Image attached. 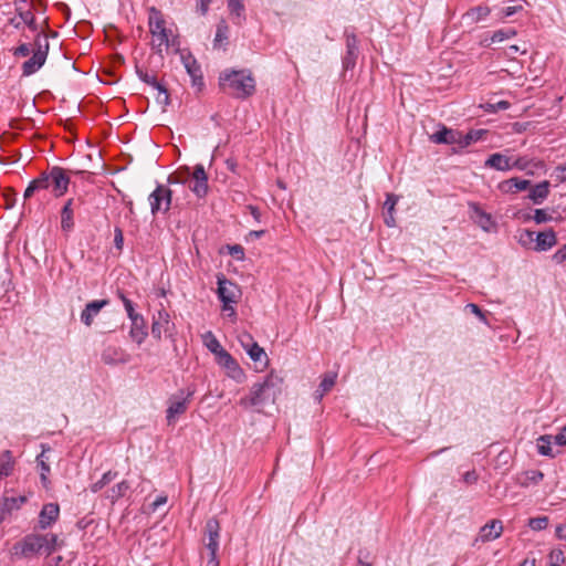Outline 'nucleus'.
Returning a JSON list of instances; mask_svg holds the SVG:
<instances>
[{"mask_svg":"<svg viewBox=\"0 0 566 566\" xmlns=\"http://www.w3.org/2000/svg\"><path fill=\"white\" fill-rule=\"evenodd\" d=\"M181 60L187 73L191 77L192 85L198 88H201L205 85V83L200 64L190 53L182 54Z\"/></svg>","mask_w":566,"mask_h":566,"instance_id":"4468645a","label":"nucleus"},{"mask_svg":"<svg viewBox=\"0 0 566 566\" xmlns=\"http://www.w3.org/2000/svg\"><path fill=\"white\" fill-rule=\"evenodd\" d=\"M117 476V472H114V471H107L105 472L102 478L96 481L95 483H93L91 486H90V490L93 492V493H97L98 491H101L104 486H106L107 484H109L112 481H114Z\"/></svg>","mask_w":566,"mask_h":566,"instance_id":"ea45409f","label":"nucleus"},{"mask_svg":"<svg viewBox=\"0 0 566 566\" xmlns=\"http://www.w3.org/2000/svg\"><path fill=\"white\" fill-rule=\"evenodd\" d=\"M553 261L562 264L566 261V243L562 245L552 256Z\"/></svg>","mask_w":566,"mask_h":566,"instance_id":"6e6d98bb","label":"nucleus"},{"mask_svg":"<svg viewBox=\"0 0 566 566\" xmlns=\"http://www.w3.org/2000/svg\"><path fill=\"white\" fill-rule=\"evenodd\" d=\"M195 392L196 387L188 386L185 389L178 390L168 398L166 420L169 426L175 424L177 419L187 411Z\"/></svg>","mask_w":566,"mask_h":566,"instance_id":"423d86ee","label":"nucleus"},{"mask_svg":"<svg viewBox=\"0 0 566 566\" xmlns=\"http://www.w3.org/2000/svg\"><path fill=\"white\" fill-rule=\"evenodd\" d=\"M36 189L44 190L50 187V176L46 172H42L38 178L32 180Z\"/></svg>","mask_w":566,"mask_h":566,"instance_id":"09e8293b","label":"nucleus"},{"mask_svg":"<svg viewBox=\"0 0 566 566\" xmlns=\"http://www.w3.org/2000/svg\"><path fill=\"white\" fill-rule=\"evenodd\" d=\"M516 53H521V54H526L527 53V49L524 46V48H521L520 45H511L507 48L505 54L509 56V57H514V55Z\"/></svg>","mask_w":566,"mask_h":566,"instance_id":"680f3d73","label":"nucleus"},{"mask_svg":"<svg viewBox=\"0 0 566 566\" xmlns=\"http://www.w3.org/2000/svg\"><path fill=\"white\" fill-rule=\"evenodd\" d=\"M397 201L398 198L395 195H387L384 208L387 210L388 213H391L394 211Z\"/></svg>","mask_w":566,"mask_h":566,"instance_id":"052dcab7","label":"nucleus"},{"mask_svg":"<svg viewBox=\"0 0 566 566\" xmlns=\"http://www.w3.org/2000/svg\"><path fill=\"white\" fill-rule=\"evenodd\" d=\"M50 186H53V191L55 197L63 196L69 188L70 177L66 171L61 167H53L50 172Z\"/></svg>","mask_w":566,"mask_h":566,"instance_id":"ddd939ff","label":"nucleus"},{"mask_svg":"<svg viewBox=\"0 0 566 566\" xmlns=\"http://www.w3.org/2000/svg\"><path fill=\"white\" fill-rule=\"evenodd\" d=\"M221 90L238 99H245L255 92V80L250 70H226L219 76Z\"/></svg>","mask_w":566,"mask_h":566,"instance_id":"7ed1b4c3","label":"nucleus"},{"mask_svg":"<svg viewBox=\"0 0 566 566\" xmlns=\"http://www.w3.org/2000/svg\"><path fill=\"white\" fill-rule=\"evenodd\" d=\"M524 4H527L526 0H511V4L500 8L496 12V17L500 20L513 17L514 14L524 10Z\"/></svg>","mask_w":566,"mask_h":566,"instance_id":"473e14b6","label":"nucleus"},{"mask_svg":"<svg viewBox=\"0 0 566 566\" xmlns=\"http://www.w3.org/2000/svg\"><path fill=\"white\" fill-rule=\"evenodd\" d=\"M511 169L515 168L518 170H527L530 167H534L536 169L545 168V164L542 160L535 161L533 158H528L527 156H520L514 160L511 159Z\"/></svg>","mask_w":566,"mask_h":566,"instance_id":"2f4dec72","label":"nucleus"},{"mask_svg":"<svg viewBox=\"0 0 566 566\" xmlns=\"http://www.w3.org/2000/svg\"><path fill=\"white\" fill-rule=\"evenodd\" d=\"M531 219H533L537 224H541L552 221L553 217L547 212L546 209H535L533 217H531L530 214L524 217L525 221Z\"/></svg>","mask_w":566,"mask_h":566,"instance_id":"37998d69","label":"nucleus"},{"mask_svg":"<svg viewBox=\"0 0 566 566\" xmlns=\"http://www.w3.org/2000/svg\"><path fill=\"white\" fill-rule=\"evenodd\" d=\"M511 157H507L501 153H494L489 156L485 161V166L493 168L499 171H509L511 170Z\"/></svg>","mask_w":566,"mask_h":566,"instance_id":"bb28decb","label":"nucleus"},{"mask_svg":"<svg viewBox=\"0 0 566 566\" xmlns=\"http://www.w3.org/2000/svg\"><path fill=\"white\" fill-rule=\"evenodd\" d=\"M553 441L556 446L566 447V426L557 434L553 436Z\"/></svg>","mask_w":566,"mask_h":566,"instance_id":"4d7b16f0","label":"nucleus"},{"mask_svg":"<svg viewBox=\"0 0 566 566\" xmlns=\"http://www.w3.org/2000/svg\"><path fill=\"white\" fill-rule=\"evenodd\" d=\"M25 502L27 497L23 495L17 497H4L0 504V521L6 520L8 515L13 511L19 510Z\"/></svg>","mask_w":566,"mask_h":566,"instance_id":"393cba45","label":"nucleus"},{"mask_svg":"<svg viewBox=\"0 0 566 566\" xmlns=\"http://www.w3.org/2000/svg\"><path fill=\"white\" fill-rule=\"evenodd\" d=\"M503 531L502 522L500 520H492L486 523L480 531V536L483 542H490L501 536Z\"/></svg>","mask_w":566,"mask_h":566,"instance_id":"a878e982","label":"nucleus"},{"mask_svg":"<svg viewBox=\"0 0 566 566\" xmlns=\"http://www.w3.org/2000/svg\"><path fill=\"white\" fill-rule=\"evenodd\" d=\"M489 106H492V113H496L499 111L507 109L511 106V104L507 101H500L495 104H489Z\"/></svg>","mask_w":566,"mask_h":566,"instance_id":"69168bd1","label":"nucleus"},{"mask_svg":"<svg viewBox=\"0 0 566 566\" xmlns=\"http://www.w3.org/2000/svg\"><path fill=\"white\" fill-rule=\"evenodd\" d=\"M148 25L153 36L151 45L156 53L161 55L164 48L178 49L179 41L177 36H174L171 30L167 29L161 12L154 7L149 9Z\"/></svg>","mask_w":566,"mask_h":566,"instance_id":"20e7f679","label":"nucleus"},{"mask_svg":"<svg viewBox=\"0 0 566 566\" xmlns=\"http://www.w3.org/2000/svg\"><path fill=\"white\" fill-rule=\"evenodd\" d=\"M34 45L36 46V49L33 51V55L29 60L23 62L21 66L23 76H30L36 73L46 61L50 49L46 35L38 33L34 39Z\"/></svg>","mask_w":566,"mask_h":566,"instance_id":"0eeeda50","label":"nucleus"},{"mask_svg":"<svg viewBox=\"0 0 566 566\" xmlns=\"http://www.w3.org/2000/svg\"><path fill=\"white\" fill-rule=\"evenodd\" d=\"M515 34H516V31L512 28L496 30L493 32V34L491 36V42L492 43L502 42L506 39L513 38Z\"/></svg>","mask_w":566,"mask_h":566,"instance_id":"a18cd8bd","label":"nucleus"},{"mask_svg":"<svg viewBox=\"0 0 566 566\" xmlns=\"http://www.w3.org/2000/svg\"><path fill=\"white\" fill-rule=\"evenodd\" d=\"M470 219L476 223L483 231L490 232L496 228L492 216L485 212L479 203L469 202Z\"/></svg>","mask_w":566,"mask_h":566,"instance_id":"f8f14e48","label":"nucleus"},{"mask_svg":"<svg viewBox=\"0 0 566 566\" xmlns=\"http://www.w3.org/2000/svg\"><path fill=\"white\" fill-rule=\"evenodd\" d=\"M430 140L434 144L459 146L460 132L441 125L440 129L430 136Z\"/></svg>","mask_w":566,"mask_h":566,"instance_id":"a211bd4d","label":"nucleus"},{"mask_svg":"<svg viewBox=\"0 0 566 566\" xmlns=\"http://www.w3.org/2000/svg\"><path fill=\"white\" fill-rule=\"evenodd\" d=\"M517 241L523 248L533 249V244H535V232L527 229L521 230Z\"/></svg>","mask_w":566,"mask_h":566,"instance_id":"a19ab883","label":"nucleus"},{"mask_svg":"<svg viewBox=\"0 0 566 566\" xmlns=\"http://www.w3.org/2000/svg\"><path fill=\"white\" fill-rule=\"evenodd\" d=\"M30 52H31L30 44L21 43L19 46H17L13 50V55L14 56H28L30 54Z\"/></svg>","mask_w":566,"mask_h":566,"instance_id":"bf43d9fd","label":"nucleus"},{"mask_svg":"<svg viewBox=\"0 0 566 566\" xmlns=\"http://www.w3.org/2000/svg\"><path fill=\"white\" fill-rule=\"evenodd\" d=\"M109 304L108 300H95L88 302L81 313V322L90 327L99 312Z\"/></svg>","mask_w":566,"mask_h":566,"instance_id":"f3484780","label":"nucleus"},{"mask_svg":"<svg viewBox=\"0 0 566 566\" xmlns=\"http://www.w3.org/2000/svg\"><path fill=\"white\" fill-rule=\"evenodd\" d=\"M557 243L556 233L553 229L535 232L534 251L542 252L552 249Z\"/></svg>","mask_w":566,"mask_h":566,"instance_id":"412c9836","label":"nucleus"},{"mask_svg":"<svg viewBox=\"0 0 566 566\" xmlns=\"http://www.w3.org/2000/svg\"><path fill=\"white\" fill-rule=\"evenodd\" d=\"M528 189L530 192L526 198L534 205H542L549 196L551 182L548 180H543L535 186H531Z\"/></svg>","mask_w":566,"mask_h":566,"instance_id":"5701e85b","label":"nucleus"},{"mask_svg":"<svg viewBox=\"0 0 566 566\" xmlns=\"http://www.w3.org/2000/svg\"><path fill=\"white\" fill-rule=\"evenodd\" d=\"M467 308L474 315L479 317V319L483 323H486V316L484 312L481 310V307L474 303H469L467 305Z\"/></svg>","mask_w":566,"mask_h":566,"instance_id":"603ef678","label":"nucleus"},{"mask_svg":"<svg viewBox=\"0 0 566 566\" xmlns=\"http://www.w3.org/2000/svg\"><path fill=\"white\" fill-rule=\"evenodd\" d=\"M476 15V20H482L490 14V9L488 7H478L472 10V15Z\"/></svg>","mask_w":566,"mask_h":566,"instance_id":"e2e57ef3","label":"nucleus"},{"mask_svg":"<svg viewBox=\"0 0 566 566\" xmlns=\"http://www.w3.org/2000/svg\"><path fill=\"white\" fill-rule=\"evenodd\" d=\"M13 469V462L11 452L9 450H6L0 455V476H8L11 474Z\"/></svg>","mask_w":566,"mask_h":566,"instance_id":"58836bf2","label":"nucleus"},{"mask_svg":"<svg viewBox=\"0 0 566 566\" xmlns=\"http://www.w3.org/2000/svg\"><path fill=\"white\" fill-rule=\"evenodd\" d=\"M337 374L328 371L324 375L318 388L314 392V399L321 401L323 397L334 387L336 382Z\"/></svg>","mask_w":566,"mask_h":566,"instance_id":"cd10ccee","label":"nucleus"},{"mask_svg":"<svg viewBox=\"0 0 566 566\" xmlns=\"http://www.w3.org/2000/svg\"><path fill=\"white\" fill-rule=\"evenodd\" d=\"M17 14L21 19L22 24L24 23L33 32L38 31V23L31 10H23L22 8H17Z\"/></svg>","mask_w":566,"mask_h":566,"instance_id":"4c0bfd02","label":"nucleus"},{"mask_svg":"<svg viewBox=\"0 0 566 566\" xmlns=\"http://www.w3.org/2000/svg\"><path fill=\"white\" fill-rule=\"evenodd\" d=\"M218 297L222 302V310L229 312L230 316L235 315V310L232 306L240 297V289L237 284L229 281L224 275L218 276Z\"/></svg>","mask_w":566,"mask_h":566,"instance_id":"6e6552de","label":"nucleus"},{"mask_svg":"<svg viewBox=\"0 0 566 566\" xmlns=\"http://www.w3.org/2000/svg\"><path fill=\"white\" fill-rule=\"evenodd\" d=\"M130 319L129 337L136 344L140 345L148 336L146 322L143 315L134 316Z\"/></svg>","mask_w":566,"mask_h":566,"instance_id":"aec40b11","label":"nucleus"},{"mask_svg":"<svg viewBox=\"0 0 566 566\" xmlns=\"http://www.w3.org/2000/svg\"><path fill=\"white\" fill-rule=\"evenodd\" d=\"M283 379L270 373L262 381L252 385L249 395L239 400V405L244 409L253 408L255 411L261 412L262 409L274 403L276 397L281 394Z\"/></svg>","mask_w":566,"mask_h":566,"instance_id":"f257e3e1","label":"nucleus"},{"mask_svg":"<svg viewBox=\"0 0 566 566\" xmlns=\"http://www.w3.org/2000/svg\"><path fill=\"white\" fill-rule=\"evenodd\" d=\"M239 340L242 345V347L245 349L247 354L253 361H262L263 359L265 363L268 361V355L265 354L264 349L259 346L256 342L253 340L252 336L248 333L242 334L239 337Z\"/></svg>","mask_w":566,"mask_h":566,"instance_id":"dca6fc26","label":"nucleus"},{"mask_svg":"<svg viewBox=\"0 0 566 566\" xmlns=\"http://www.w3.org/2000/svg\"><path fill=\"white\" fill-rule=\"evenodd\" d=\"M553 441V434H543L537 439V452L541 455L548 457V458H555L559 454V451H554L552 448Z\"/></svg>","mask_w":566,"mask_h":566,"instance_id":"7c9ffc66","label":"nucleus"},{"mask_svg":"<svg viewBox=\"0 0 566 566\" xmlns=\"http://www.w3.org/2000/svg\"><path fill=\"white\" fill-rule=\"evenodd\" d=\"M220 531L221 526L216 517H211L206 522L203 528L202 542L208 552V562L206 566H219L218 553L220 549Z\"/></svg>","mask_w":566,"mask_h":566,"instance_id":"39448f33","label":"nucleus"},{"mask_svg":"<svg viewBox=\"0 0 566 566\" xmlns=\"http://www.w3.org/2000/svg\"><path fill=\"white\" fill-rule=\"evenodd\" d=\"M148 201L150 211L155 216L158 212H167L171 203V190L163 185H158L149 195Z\"/></svg>","mask_w":566,"mask_h":566,"instance_id":"9d476101","label":"nucleus"},{"mask_svg":"<svg viewBox=\"0 0 566 566\" xmlns=\"http://www.w3.org/2000/svg\"><path fill=\"white\" fill-rule=\"evenodd\" d=\"M203 337L206 347L216 356V358L226 350L212 332H207Z\"/></svg>","mask_w":566,"mask_h":566,"instance_id":"e433bc0d","label":"nucleus"},{"mask_svg":"<svg viewBox=\"0 0 566 566\" xmlns=\"http://www.w3.org/2000/svg\"><path fill=\"white\" fill-rule=\"evenodd\" d=\"M48 451H50V448L42 444V452L36 457V463H38V467L40 468L41 472H50L51 471L50 465L48 463V461H49V458L46 457Z\"/></svg>","mask_w":566,"mask_h":566,"instance_id":"49530a36","label":"nucleus"},{"mask_svg":"<svg viewBox=\"0 0 566 566\" xmlns=\"http://www.w3.org/2000/svg\"><path fill=\"white\" fill-rule=\"evenodd\" d=\"M175 334V323L171 322L169 313L161 308L153 316L151 335L157 340L163 338V335L172 337Z\"/></svg>","mask_w":566,"mask_h":566,"instance_id":"1a4fd4ad","label":"nucleus"},{"mask_svg":"<svg viewBox=\"0 0 566 566\" xmlns=\"http://www.w3.org/2000/svg\"><path fill=\"white\" fill-rule=\"evenodd\" d=\"M356 562L358 566H373L374 557H371L369 553H365L360 549L356 557Z\"/></svg>","mask_w":566,"mask_h":566,"instance_id":"8fccbe9b","label":"nucleus"},{"mask_svg":"<svg viewBox=\"0 0 566 566\" xmlns=\"http://www.w3.org/2000/svg\"><path fill=\"white\" fill-rule=\"evenodd\" d=\"M210 3H211V0H197V10L202 15H205L209 10Z\"/></svg>","mask_w":566,"mask_h":566,"instance_id":"338daca9","label":"nucleus"},{"mask_svg":"<svg viewBox=\"0 0 566 566\" xmlns=\"http://www.w3.org/2000/svg\"><path fill=\"white\" fill-rule=\"evenodd\" d=\"M484 134H486L485 129H471L465 135H463L460 132L459 148L463 149V148L470 146L471 144L480 140Z\"/></svg>","mask_w":566,"mask_h":566,"instance_id":"f704fd0d","label":"nucleus"},{"mask_svg":"<svg viewBox=\"0 0 566 566\" xmlns=\"http://www.w3.org/2000/svg\"><path fill=\"white\" fill-rule=\"evenodd\" d=\"M57 535L53 533L28 534L21 541L17 542L11 549V554L19 558H31L35 555L50 556L56 551Z\"/></svg>","mask_w":566,"mask_h":566,"instance_id":"f03ea898","label":"nucleus"},{"mask_svg":"<svg viewBox=\"0 0 566 566\" xmlns=\"http://www.w3.org/2000/svg\"><path fill=\"white\" fill-rule=\"evenodd\" d=\"M352 54H353V45L348 38L347 39V56H345L343 60V65H344V69L346 72L349 71L354 66V61L352 59Z\"/></svg>","mask_w":566,"mask_h":566,"instance_id":"3c124183","label":"nucleus"},{"mask_svg":"<svg viewBox=\"0 0 566 566\" xmlns=\"http://www.w3.org/2000/svg\"><path fill=\"white\" fill-rule=\"evenodd\" d=\"M74 203H75L74 199H69L65 202L64 207L62 208L61 229L64 232H70L74 227V222H73V214H74L73 205Z\"/></svg>","mask_w":566,"mask_h":566,"instance_id":"c85d7f7f","label":"nucleus"},{"mask_svg":"<svg viewBox=\"0 0 566 566\" xmlns=\"http://www.w3.org/2000/svg\"><path fill=\"white\" fill-rule=\"evenodd\" d=\"M548 516L531 517L527 521V526L533 531H543L548 526Z\"/></svg>","mask_w":566,"mask_h":566,"instance_id":"c03bdc74","label":"nucleus"},{"mask_svg":"<svg viewBox=\"0 0 566 566\" xmlns=\"http://www.w3.org/2000/svg\"><path fill=\"white\" fill-rule=\"evenodd\" d=\"M60 507L56 503L44 504L39 514V526L42 530L50 527L59 517Z\"/></svg>","mask_w":566,"mask_h":566,"instance_id":"6ab92c4d","label":"nucleus"},{"mask_svg":"<svg viewBox=\"0 0 566 566\" xmlns=\"http://www.w3.org/2000/svg\"><path fill=\"white\" fill-rule=\"evenodd\" d=\"M137 75L138 77L146 84L153 86V85H157V80L154 75H150L148 74L147 72H144L139 69H137Z\"/></svg>","mask_w":566,"mask_h":566,"instance_id":"864d4df0","label":"nucleus"},{"mask_svg":"<svg viewBox=\"0 0 566 566\" xmlns=\"http://www.w3.org/2000/svg\"><path fill=\"white\" fill-rule=\"evenodd\" d=\"M114 244L116 249L122 250L124 244L123 230L119 227L114 229Z\"/></svg>","mask_w":566,"mask_h":566,"instance_id":"13d9d810","label":"nucleus"},{"mask_svg":"<svg viewBox=\"0 0 566 566\" xmlns=\"http://www.w3.org/2000/svg\"><path fill=\"white\" fill-rule=\"evenodd\" d=\"M190 189L198 198H203L208 193V176L201 164L196 165L193 168L192 186Z\"/></svg>","mask_w":566,"mask_h":566,"instance_id":"2eb2a0df","label":"nucleus"},{"mask_svg":"<svg viewBox=\"0 0 566 566\" xmlns=\"http://www.w3.org/2000/svg\"><path fill=\"white\" fill-rule=\"evenodd\" d=\"M102 360L106 365L125 364L129 360V356L120 347L107 346L102 353Z\"/></svg>","mask_w":566,"mask_h":566,"instance_id":"4be33fe9","label":"nucleus"},{"mask_svg":"<svg viewBox=\"0 0 566 566\" xmlns=\"http://www.w3.org/2000/svg\"><path fill=\"white\" fill-rule=\"evenodd\" d=\"M217 364L222 367L227 375L235 380L237 382H242L245 378V374L243 369L240 367L238 361L231 356L230 353L224 350L216 358Z\"/></svg>","mask_w":566,"mask_h":566,"instance_id":"9b49d317","label":"nucleus"},{"mask_svg":"<svg viewBox=\"0 0 566 566\" xmlns=\"http://www.w3.org/2000/svg\"><path fill=\"white\" fill-rule=\"evenodd\" d=\"M555 535L557 538L566 541V525L565 524L557 525L556 530H555Z\"/></svg>","mask_w":566,"mask_h":566,"instance_id":"774afa93","label":"nucleus"},{"mask_svg":"<svg viewBox=\"0 0 566 566\" xmlns=\"http://www.w3.org/2000/svg\"><path fill=\"white\" fill-rule=\"evenodd\" d=\"M227 4L233 23L237 25H242L247 19L243 0L229 1Z\"/></svg>","mask_w":566,"mask_h":566,"instance_id":"c756f323","label":"nucleus"},{"mask_svg":"<svg viewBox=\"0 0 566 566\" xmlns=\"http://www.w3.org/2000/svg\"><path fill=\"white\" fill-rule=\"evenodd\" d=\"M228 249L229 254L237 260H242L244 258V249L240 244L228 245Z\"/></svg>","mask_w":566,"mask_h":566,"instance_id":"5fc2aeb1","label":"nucleus"},{"mask_svg":"<svg viewBox=\"0 0 566 566\" xmlns=\"http://www.w3.org/2000/svg\"><path fill=\"white\" fill-rule=\"evenodd\" d=\"M229 39V27L224 20H221L217 24L216 36L213 40V46L218 48L222 44H227Z\"/></svg>","mask_w":566,"mask_h":566,"instance_id":"c9c22d12","label":"nucleus"},{"mask_svg":"<svg viewBox=\"0 0 566 566\" xmlns=\"http://www.w3.org/2000/svg\"><path fill=\"white\" fill-rule=\"evenodd\" d=\"M478 479L479 475L475 470H470L463 474V481L468 484L476 483Z\"/></svg>","mask_w":566,"mask_h":566,"instance_id":"0e129e2a","label":"nucleus"},{"mask_svg":"<svg viewBox=\"0 0 566 566\" xmlns=\"http://www.w3.org/2000/svg\"><path fill=\"white\" fill-rule=\"evenodd\" d=\"M526 479L520 482L522 488H527L530 484H538L544 479V473L539 470H530L525 472Z\"/></svg>","mask_w":566,"mask_h":566,"instance_id":"79ce46f5","label":"nucleus"},{"mask_svg":"<svg viewBox=\"0 0 566 566\" xmlns=\"http://www.w3.org/2000/svg\"><path fill=\"white\" fill-rule=\"evenodd\" d=\"M532 186L531 180L513 177L499 184V189L504 193H516L524 191Z\"/></svg>","mask_w":566,"mask_h":566,"instance_id":"b1692460","label":"nucleus"},{"mask_svg":"<svg viewBox=\"0 0 566 566\" xmlns=\"http://www.w3.org/2000/svg\"><path fill=\"white\" fill-rule=\"evenodd\" d=\"M130 489V485L127 481H122L116 485L112 486L106 491L105 497L111 501V503L117 502L119 499L126 495L127 491Z\"/></svg>","mask_w":566,"mask_h":566,"instance_id":"72a5a7b5","label":"nucleus"},{"mask_svg":"<svg viewBox=\"0 0 566 566\" xmlns=\"http://www.w3.org/2000/svg\"><path fill=\"white\" fill-rule=\"evenodd\" d=\"M549 566H560L565 562V555L562 549H553L549 555Z\"/></svg>","mask_w":566,"mask_h":566,"instance_id":"de8ad7c7","label":"nucleus"}]
</instances>
